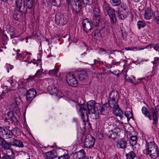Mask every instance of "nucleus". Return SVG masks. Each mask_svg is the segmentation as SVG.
I'll return each instance as SVG.
<instances>
[{"label":"nucleus","mask_w":159,"mask_h":159,"mask_svg":"<svg viewBox=\"0 0 159 159\" xmlns=\"http://www.w3.org/2000/svg\"><path fill=\"white\" fill-rule=\"evenodd\" d=\"M24 5L28 8L31 9L33 5V0H24Z\"/></svg>","instance_id":"393cba45"},{"label":"nucleus","mask_w":159,"mask_h":159,"mask_svg":"<svg viewBox=\"0 0 159 159\" xmlns=\"http://www.w3.org/2000/svg\"><path fill=\"white\" fill-rule=\"evenodd\" d=\"M6 127L2 128L0 127V137H3Z\"/></svg>","instance_id":"c03bdc74"},{"label":"nucleus","mask_w":159,"mask_h":159,"mask_svg":"<svg viewBox=\"0 0 159 159\" xmlns=\"http://www.w3.org/2000/svg\"><path fill=\"white\" fill-rule=\"evenodd\" d=\"M50 80H49V79L48 80V79H46L44 80H43V83H44L45 84V85H46V86H47L48 84V81H50Z\"/></svg>","instance_id":"5fc2aeb1"},{"label":"nucleus","mask_w":159,"mask_h":159,"mask_svg":"<svg viewBox=\"0 0 159 159\" xmlns=\"http://www.w3.org/2000/svg\"><path fill=\"white\" fill-rule=\"evenodd\" d=\"M116 125H117L118 124H119L120 125H122V122H120L119 120H116Z\"/></svg>","instance_id":"680f3d73"},{"label":"nucleus","mask_w":159,"mask_h":159,"mask_svg":"<svg viewBox=\"0 0 159 159\" xmlns=\"http://www.w3.org/2000/svg\"><path fill=\"white\" fill-rule=\"evenodd\" d=\"M155 19L157 17H159V11H157L155 12Z\"/></svg>","instance_id":"bf43d9fd"},{"label":"nucleus","mask_w":159,"mask_h":159,"mask_svg":"<svg viewBox=\"0 0 159 159\" xmlns=\"http://www.w3.org/2000/svg\"><path fill=\"white\" fill-rule=\"evenodd\" d=\"M154 48L156 51V54L159 55V48H157L156 47H153Z\"/></svg>","instance_id":"4d7b16f0"},{"label":"nucleus","mask_w":159,"mask_h":159,"mask_svg":"<svg viewBox=\"0 0 159 159\" xmlns=\"http://www.w3.org/2000/svg\"><path fill=\"white\" fill-rule=\"evenodd\" d=\"M27 8H28L26 7V6H25L24 5L23 7L22 8L21 7L19 10L20 11L25 13L27 12Z\"/></svg>","instance_id":"a18cd8bd"},{"label":"nucleus","mask_w":159,"mask_h":159,"mask_svg":"<svg viewBox=\"0 0 159 159\" xmlns=\"http://www.w3.org/2000/svg\"><path fill=\"white\" fill-rule=\"evenodd\" d=\"M153 64L158 65L159 64V57H156L154 58V61H152Z\"/></svg>","instance_id":"de8ad7c7"},{"label":"nucleus","mask_w":159,"mask_h":159,"mask_svg":"<svg viewBox=\"0 0 159 159\" xmlns=\"http://www.w3.org/2000/svg\"><path fill=\"white\" fill-rule=\"evenodd\" d=\"M120 7L122 10H126L127 8L126 6L124 4L121 5Z\"/></svg>","instance_id":"864d4df0"},{"label":"nucleus","mask_w":159,"mask_h":159,"mask_svg":"<svg viewBox=\"0 0 159 159\" xmlns=\"http://www.w3.org/2000/svg\"><path fill=\"white\" fill-rule=\"evenodd\" d=\"M72 104L76 106L77 109L79 110L78 113L81 116V119L84 122H85L86 120H87L89 114L91 113L95 115V119H97L98 117L99 111L103 115H106L109 113V105L105 104L101 107L99 104L96 103L93 100L88 102L87 106L84 104L78 105L74 102H72Z\"/></svg>","instance_id":"f257e3e1"},{"label":"nucleus","mask_w":159,"mask_h":159,"mask_svg":"<svg viewBox=\"0 0 159 159\" xmlns=\"http://www.w3.org/2000/svg\"><path fill=\"white\" fill-rule=\"evenodd\" d=\"M36 90L33 88L28 90L26 93L27 100L30 102L32 101L36 96Z\"/></svg>","instance_id":"9d476101"},{"label":"nucleus","mask_w":159,"mask_h":159,"mask_svg":"<svg viewBox=\"0 0 159 159\" xmlns=\"http://www.w3.org/2000/svg\"><path fill=\"white\" fill-rule=\"evenodd\" d=\"M66 81L68 83L70 86L76 87L77 86L78 81L75 77L72 74H67L66 77Z\"/></svg>","instance_id":"6e6552de"},{"label":"nucleus","mask_w":159,"mask_h":159,"mask_svg":"<svg viewBox=\"0 0 159 159\" xmlns=\"http://www.w3.org/2000/svg\"><path fill=\"white\" fill-rule=\"evenodd\" d=\"M3 152L5 154V155L8 157H11L13 154L12 150L10 148L4 150Z\"/></svg>","instance_id":"473e14b6"},{"label":"nucleus","mask_w":159,"mask_h":159,"mask_svg":"<svg viewBox=\"0 0 159 159\" xmlns=\"http://www.w3.org/2000/svg\"><path fill=\"white\" fill-rule=\"evenodd\" d=\"M7 67L8 68H9L11 70L13 68V66L11 65L10 64L8 65L7 66Z\"/></svg>","instance_id":"e2e57ef3"},{"label":"nucleus","mask_w":159,"mask_h":159,"mask_svg":"<svg viewBox=\"0 0 159 159\" xmlns=\"http://www.w3.org/2000/svg\"><path fill=\"white\" fill-rule=\"evenodd\" d=\"M2 159H11V157H8L7 156L4 155L2 157Z\"/></svg>","instance_id":"13d9d810"},{"label":"nucleus","mask_w":159,"mask_h":159,"mask_svg":"<svg viewBox=\"0 0 159 159\" xmlns=\"http://www.w3.org/2000/svg\"><path fill=\"white\" fill-rule=\"evenodd\" d=\"M45 156L47 159H52L57 157L55 154L52 152H48L45 154Z\"/></svg>","instance_id":"b1692460"},{"label":"nucleus","mask_w":159,"mask_h":159,"mask_svg":"<svg viewBox=\"0 0 159 159\" xmlns=\"http://www.w3.org/2000/svg\"><path fill=\"white\" fill-rule=\"evenodd\" d=\"M117 14L118 17L119 19L121 20H124L127 17L128 14L127 11H126V14L123 13V12L122 11H118Z\"/></svg>","instance_id":"c85d7f7f"},{"label":"nucleus","mask_w":159,"mask_h":159,"mask_svg":"<svg viewBox=\"0 0 159 159\" xmlns=\"http://www.w3.org/2000/svg\"><path fill=\"white\" fill-rule=\"evenodd\" d=\"M11 130L13 135L15 136H18L20 134V131L19 129L17 127L13 128Z\"/></svg>","instance_id":"c756f323"},{"label":"nucleus","mask_w":159,"mask_h":159,"mask_svg":"<svg viewBox=\"0 0 159 159\" xmlns=\"http://www.w3.org/2000/svg\"><path fill=\"white\" fill-rule=\"evenodd\" d=\"M156 20L157 21V23L159 25V17H157L156 18Z\"/></svg>","instance_id":"0e129e2a"},{"label":"nucleus","mask_w":159,"mask_h":159,"mask_svg":"<svg viewBox=\"0 0 159 159\" xmlns=\"http://www.w3.org/2000/svg\"><path fill=\"white\" fill-rule=\"evenodd\" d=\"M7 115L8 117L6 118V119L7 120H9L12 123H14L15 125H18L19 121L12 111H8Z\"/></svg>","instance_id":"4468645a"},{"label":"nucleus","mask_w":159,"mask_h":159,"mask_svg":"<svg viewBox=\"0 0 159 159\" xmlns=\"http://www.w3.org/2000/svg\"><path fill=\"white\" fill-rule=\"evenodd\" d=\"M124 78L125 79L126 81H128L129 82H130L132 83H133L134 85H136L137 84H139V83L138 82H134L133 81L130 79V77L129 76H128L126 74H125L124 75Z\"/></svg>","instance_id":"e433bc0d"},{"label":"nucleus","mask_w":159,"mask_h":159,"mask_svg":"<svg viewBox=\"0 0 159 159\" xmlns=\"http://www.w3.org/2000/svg\"><path fill=\"white\" fill-rule=\"evenodd\" d=\"M35 77L36 76L35 75H30L27 79H26L25 80V81L26 82L31 81L34 79Z\"/></svg>","instance_id":"37998d69"},{"label":"nucleus","mask_w":159,"mask_h":159,"mask_svg":"<svg viewBox=\"0 0 159 159\" xmlns=\"http://www.w3.org/2000/svg\"><path fill=\"white\" fill-rule=\"evenodd\" d=\"M48 90L50 94L57 96L58 97H60L61 92L59 91L57 88L54 85H51L48 86Z\"/></svg>","instance_id":"f8f14e48"},{"label":"nucleus","mask_w":159,"mask_h":159,"mask_svg":"<svg viewBox=\"0 0 159 159\" xmlns=\"http://www.w3.org/2000/svg\"><path fill=\"white\" fill-rule=\"evenodd\" d=\"M12 140V141L10 142L11 145L19 148H23V144L21 141L14 139H13Z\"/></svg>","instance_id":"f3484780"},{"label":"nucleus","mask_w":159,"mask_h":159,"mask_svg":"<svg viewBox=\"0 0 159 159\" xmlns=\"http://www.w3.org/2000/svg\"><path fill=\"white\" fill-rule=\"evenodd\" d=\"M72 102H75L76 103H77V104H78V105H81V104H85V106H87V104H85V103H84H84H83L80 104V103H79V102H78V103H77V102H75V101H71L70 102V104H71V105H72L73 106H75V107H76V110H77V112H78V114H79V115H80V116L81 117V115H80V114H79V113H78L79 110H78V109H77V107H76V106L75 104H74V105H72Z\"/></svg>","instance_id":"49530a36"},{"label":"nucleus","mask_w":159,"mask_h":159,"mask_svg":"<svg viewBox=\"0 0 159 159\" xmlns=\"http://www.w3.org/2000/svg\"><path fill=\"white\" fill-rule=\"evenodd\" d=\"M152 116L153 120V123L154 125H156L157 122V115L159 116V104H158L156 107L155 111L153 108L152 109Z\"/></svg>","instance_id":"2eb2a0df"},{"label":"nucleus","mask_w":159,"mask_h":159,"mask_svg":"<svg viewBox=\"0 0 159 159\" xmlns=\"http://www.w3.org/2000/svg\"><path fill=\"white\" fill-rule=\"evenodd\" d=\"M13 135L11 130L6 128L3 137L6 139H10L12 137Z\"/></svg>","instance_id":"aec40b11"},{"label":"nucleus","mask_w":159,"mask_h":159,"mask_svg":"<svg viewBox=\"0 0 159 159\" xmlns=\"http://www.w3.org/2000/svg\"><path fill=\"white\" fill-rule=\"evenodd\" d=\"M118 93L116 91L113 90L109 94V105L110 107H114L115 105L118 104L117 102L118 100Z\"/></svg>","instance_id":"20e7f679"},{"label":"nucleus","mask_w":159,"mask_h":159,"mask_svg":"<svg viewBox=\"0 0 159 159\" xmlns=\"http://www.w3.org/2000/svg\"><path fill=\"white\" fill-rule=\"evenodd\" d=\"M15 102H13L11 106L13 107L12 108L14 109L16 108L19 104L21 102V100L19 98H16L15 99Z\"/></svg>","instance_id":"2f4dec72"},{"label":"nucleus","mask_w":159,"mask_h":159,"mask_svg":"<svg viewBox=\"0 0 159 159\" xmlns=\"http://www.w3.org/2000/svg\"><path fill=\"white\" fill-rule=\"evenodd\" d=\"M22 0H17L16 1V4L17 7L19 8V10L21 7L22 4Z\"/></svg>","instance_id":"a19ab883"},{"label":"nucleus","mask_w":159,"mask_h":159,"mask_svg":"<svg viewBox=\"0 0 159 159\" xmlns=\"http://www.w3.org/2000/svg\"><path fill=\"white\" fill-rule=\"evenodd\" d=\"M127 141L124 139H120L118 140L117 143V148L125 149L127 147Z\"/></svg>","instance_id":"dca6fc26"},{"label":"nucleus","mask_w":159,"mask_h":159,"mask_svg":"<svg viewBox=\"0 0 159 159\" xmlns=\"http://www.w3.org/2000/svg\"><path fill=\"white\" fill-rule=\"evenodd\" d=\"M120 63L119 62H113V64L114 65H119Z\"/></svg>","instance_id":"69168bd1"},{"label":"nucleus","mask_w":159,"mask_h":159,"mask_svg":"<svg viewBox=\"0 0 159 159\" xmlns=\"http://www.w3.org/2000/svg\"><path fill=\"white\" fill-rule=\"evenodd\" d=\"M0 145L2 146L3 149V152L4 150H6L10 148L11 146L10 145V142L9 143L6 142L3 139H0Z\"/></svg>","instance_id":"6ab92c4d"},{"label":"nucleus","mask_w":159,"mask_h":159,"mask_svg":"<svg viewBox=\"0 0 159 159\" xmlns=\"http://www.w3.org/2000/svg\"><path fill=\"white\" fill-rule=\"evenodd\" d=\"M116 51H118V52H120V51H119V50H107V52L108 53L112 54L113 52H115Z\"/></svg>","instance_id":"6e6d98bb"},{"label":"nucleus","mask_w":159,"mask_h":159,"mask_svg":"<svg viewBox=\"0 0 159 159\" xmlns=\"http://www.w3.org/2000/svg\"><path fill=\"white\" fill-rule=\"evenodd\" d=\"M33 64H34V65H36L37 66H38V64L37 62L35 61H34V62H32Z\"/></svg>","instance_id":"774afa93"},{"label":"nucleus","mask_w":159,"mask_h":159,"mask_svg":"<svg viewBox=\"0 0 159 159\" xmlns=\"http://www.w3.org/2000/svg\"><path fill=\"white\" fill-rule=\"evenodd\" d=\"M55 21L58 25H63L66 23L67 20L63 15L58 13L56 15Z\"/></svg>","instance_id":"0eeeda50"},{"label":"nucleus","mask_w":159,"mask_h":159,"mask_svg":"<svg viewBox=\"0 0 159 159\" xmlns=\"http://www.w3.org/2000/svg\"><path fill=\"white\" fill-rule=\"evenodd\" d=\"M87 74L85 71H82L79 72L78 74V77L79 79L81 81L84 80L87 77Z\"/></svg>","instance_id":"412c9836"},{"label":"nucleus","mask_w":159,"mask_h":159,"mask_svg":"<svg viewBox=\"0 0 159 159\" xmlns=\"http://www.w3.org/2000/svg\"><path fill=\"white\" fill-rule=\"evenodd\" d=\"M142 111L143 114L145 116L148 117L150 120H152V117L148 109L145 107H143L142 109Z\"/></svg>","instance_id":"5701e85b"},{"label":"nucleus","mask_w":159,"mask_h":159,"mask_svg":"<svg viewBox=\"0 0 159 159\" xmlns=\"http://www.w3.org/2000/svg\"><path fill=\"white\" fill-rule=\"evenodd\" d=\"M82 26L84 30L87 33L91 31L92 28L91 23L88 19H86L83 20Z\"/></svg>","instance_id":"9b49d317"},{"label":"nucleus","mask_w":159,"mask_h":159,"mask_svg":"<svg viewBox=\"0 0 159 159\" xmlns=\"http://www.w3.org/2000/svg\"><path fill=\"white\" fill-rule=\"evenodd\" d=\"M62 0H52V5L60 7L62 5Z\"/></svg>","instance_id":"a878e982"},{"label":"nucleus","mask_w":159,"mask_h":159,"mask_svg":"<svg viewBox=\"0 0 159 159\" xmlns=\"http://www.w3.org/2000/svg\"><path fill=\"white\" fill-rule=\"evenodd\" d=\"M39 70H38L37 72H36V73L35 74V75L36 76H38V73L39 72Z\"/></svg>","instance_id":"338daca9"},{"label":"nucleus","mask_w":159,"mask_h":159,"mask_svg":"<svg viewBox=\"0 0 159 159\" xmlns=\"http://www.w3.org/2000/svg\"><path fill=\"white\" fill-rule=\"evenodd\" d=\"M152 12L150 9H148L145 11L144 17L146 20H149L151 18L152 16Z\"/></svg>","instance_id":"4be33fe9"},{"label":"nucleus","mask_w":159,"mask_h":159,"mask_svg":"<svg viewBox=\"0 0 159 159\" xmlns=\"http://www.w3.org/2000/svg\"><path fill=\"white\" fill-rule=\"evenodd\" d=\"M113 108V112L116 116H119L122 119L123 116V112L120 109L119 105L117 104L115 105L114 107H110Z\"/></svg>","instance_id":"ddd939ff"},{"label":"nucleus","mask_w":159,"mask_h":159,"mask_svg":"<svg viewBox=\"0 0 159 159\" xmlns=\"http://www.w3.org/2000/svg\"><path fill=\"white\" fill-rule=\"evenodd\" d=\"M147 148L143 150L144 154L149 155L152 158H157L159 155V150L155 143L153 142L148 143L147 144Z\"/></svg>","instance_id":"f03ea898"},{"label":"nucleus","mask_w":159,"mask_h":159,"mask_svg":"<svg viewBox=\"0 0 159 159\" xmlns=\"http://www.w3.org/2000/svg\"><path fill=\"white\" fill-rule=\"evenodd\" d=\"M81 1L84 5H90L93 3V0H81Z\"/></svg>","instance_id":"4c0bfd02"},{"label":"nucleus","mask_w":159,"mask_h":159,"mask_svg":"<svg viewBox=\"0 0 159 159\" xmlns=\"http://www.w3.org/2000/svg\"><path fill=\"white\" fill-rule=\"evenodd\" d=\"M73 2L70 4L67 5L71 7L72 12L75 16H80L82 13V6L80 0H77L75 1L74 0Z\"/></svg>","instance_id":"7ed1b4c3"},{"label":"nucleus","mask_w":159,"mask_h":159,"mask_svg":"<svg viewBox=\"0 0 159 159\" xmlns=\"http://www.w3.org/2000/svg\"><path fill=\"white\" fill-rule=\"evenodd\" d=\"M85 151L83 149L80 150L74 155L76 159H85Z\"/></svg>","instance_id":"a211bd4d"},{"label":"nucleus","mask_w":159,"mask_h":159,"mask_svg":"<svg viewBox=\"0 0 159 159\" xmlns=\"http://www.w3.org/2000/svg\"><path fill=\"white\" fill-rule=\"evenodd\" d=\"M125 115L128 119H130L133 117L132 113L129 111H125Z\"/></svg>","instance_id":"58836bf2"},{"label":"nucleus","mask_w":159,"mask_h":159,"mask_svg":"<svg viewBox=\"0 0 159 159\" xmlns=\"http://www.w3.org/2000/svg\"><path fill=\"white\" fill-rule=\"evenodd\" d=\"M58 159H69V156L67 155H64L59 157Z\"/></svg>","instance_id":"8fccbe9b"},{"label":"nucleus","mask_w":159,"mask_h":159,"mask_svg":"<svg viewBox=\"0 0 159 159\" xmlns=\"http://www.w3.org/2000/svg\"><path fill=\"white\" fill-rule=\"evenodd\" d=\"M102 8L103 11L107 13L110 11L111 8L108 5L107 2H104L102 5Z\"/></svg>","instance_id":"7c9ffc66"},{"label":"nucleus","mask_w":159,"mask_h":159,"mask_svg":"<svg viewBox=\"0 0 159 159\" xmlns=\"http://www.w3.org/2000/svg\"><path fill=\"white\" fill-rule=\"evenodd\" d=\"M94 137L91 135H88L85 138L84 141V145L86 148H90L94 146Z\"/></svg>","instance_id":"423d86ee"},{"label":"nucleus","mask_w":159,"mask_h":159,"mask_svg":"<svg viewBox=\"0 0 159 159\" xmlns=\"http://www.w3.org/2000/svg\"><path fill=\"white\" fill-rule=\"evenodd\" d=\"M107 52V50L106 49L102 48H100L98 52V53L100 54H104L105 53Z\"/></svg>","instance_id":"09e8293b"},{"label":"nucleus","mask_w":159,"mask_h":159,"mask_svg":"<svg viewBox=\"0 0 159 159\" xmlns=\"http://www.w3.org/2000/svg\"><path fill=\"white\" fill-rule=\"evenodd\" d=\"M110 19V21L112 24H115L116 22V15L109 16Z\"/></svg>","instance_id":"ea45409f"},{"label":"nucleus","mask_w":159,"mask_h":159,"mask_svg":"<svg viewBox=\"0 0 159 159\" xmlns=\"http://www.w3.org/2000/svg\"><path fill=\"white\" fill-rule=\"evenodd\" d=\"M67 4H70L71 3L73 2L74 0H66Z\"/></svg>","instance_id":"052dcab7"},{"label":"nucleus","mask_w":159,"mask_h":159,"mask_svg":"<svg viewBox=\"0 0 159 159\" xmlns=\"http://www.w3.org/2000/svg\"><path fill=\"white\" fill-rule=\"evenodd\" d=\"M146 24L143 20H139L137 22V26L139 29H140L145 26Z\"/></svg>","instance_id":"c9c22d12"},{"label":"nucleus","mask_w":159,"mask_h":159,"mask_svg":"<svg viewBox=\"0 0 159 159\" xmlns=\"http://www.w3.org/2000/svg\"><path fill=\"white\" fill-rule=\"evenodd\" d=\"M110 2L114 7L118 6L121 3L120 0H110Z\"/></svg>","instance_id":"72a5a7b5"},{"label":"nucleus","mask_w":159,"mask_h":159,"mask_svg":"<svg viewBox=\"0 0 159 159\" xmlns=\"http://www.w3.org/2000/svg\"><path fill=\"white\" fill-rule=\"evenodd\" d=\"M15 52V53L16 54V57H20L19 55H20V53H19V52H20V50L19 49L17 50L16 52H15V51H14V48L12 51V52Z\"/></svg>","instance_id":"603ef678"},{"label":"nucleus","mask_w":159,"mask_h":159,"mask_svg":"<svg viewBox=\"0 0 159 159\" xmlns=\"http://www.w3.org/2000/svg\"><path fill=\"white\" fill-rule=\"evenodd\" d=\"M137 136H132L130 137V142L132 143V145H136L137 144Z\"/></svg>","instance_id":"f704fd0d"},{"label":"nucleus","mask_w":159,"mask_h":159,"mask_svg":"<svg viewBox=\"0 0 159 159\" xmlns=\"http://www.w3.org/2000/svg\"><path fill=\"white\" fill-rule=\"evenodd\" d=\"M107 13L109 16L116 15L115 10L111 8Z\"/></svg>","instance_id":"79ce46f5"},{"label":"nucleus","mask_w":159,"mask_h":159,"mask_svg":"<svg viewBox=\"0 0 159 159\" xmlns=\"http://www.w3.org/2000/svg\"><path fill=\"white\" fill-rule=\"evenodd\" d=\"M40 35V33L39 31H37L36 32V34L34 35V36L37 39H38L39 38Z\"/></svg>","instance_id":"3c124183"},{"label":"nucleus","mask_w":159,"mask_h":159,"mask_svg":"<svg viewBox=\"0 0 159 159\" xmlns=\"http://www.w3.org/2000/svg\"><path fill=\"white\" fill-rule=\"evenodd\" d=\"M55 69L52 70H49L48 72V74L51 76H54L55 77H57V73L58 71V69L54 67Z\"/></svg>","instance_id":"cd10ccee"},{"label":"nucleus","mask_w":159,"mask_h":159,"mask_svg":"<svg viewBox=\"0 0 159 159\" xmlns=\"http://www.w3.org/2000/svg\"><path fill=\"white\" fill-rule=\"evenodd\" d=\"M93 23L95 26L99 25L100 20V12L99 8L95 7L93 10Z\"/></svg>","instance_id":"39448f33"},{"label":"nucleus","mask_w":159,"mask_h":159,"mask_svg":"<svg viewBox=\"0 0 159 159\" xmlns=\"http://www.w3.org/2000/svg\"><path fill=\"white\" fill-rule=\"evenodd\" d=\"M136 155L135 153L133 151H131L126 154V157L127 159H134Z\"/></svg>","instance_id":"bb28decb"},{"label":"nucleus","mask_w":159,"mask_h":159,"mask_svg":"<svg viewBox=\"0 0 159 159\" xmlns=\"http://www.w3.org/2000/svg\"><path fill=\"white\" fill-rule=\"evenodd\" d=\"M120 132V129L119 128H116L110 130L107 134V136L112 139H115L118 134V133Z\"/></svg>","instance_id":"1a4fd4ad"}]
</instances>
